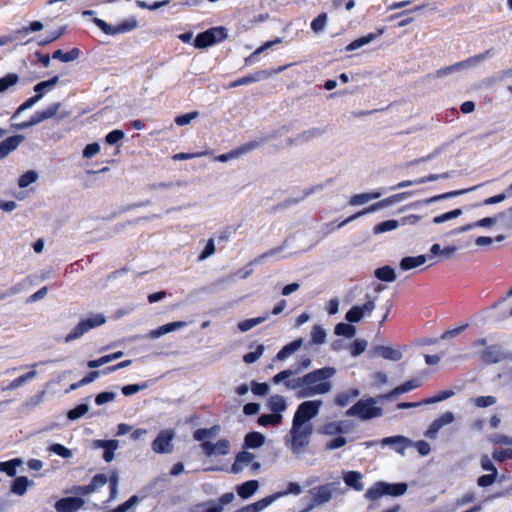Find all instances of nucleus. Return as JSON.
<instances>
[{"label": "nucleus", "mask_w": 512, "mask_h": 512, "mask_svg": "<svg viewBox=\"0 0 512 512\" xmlns=\"http://www.w3.org/2000/svg\"><path fill=\"white\" fill-rule=\"evenodd\" d=\"M335 374L336 369L327 366L285 381L284 386L288 390L296 391L298 399L324 395L332 390L333 385L330 379Z\"/></svg>", "instance_id": "1"}, {"label": "nucleus", "mask_w": 512, "mask_h": 512, "mask_svg": "<svg viewBox=\"0 0 512 512\" xmlns=\"http://www.w3.org/2000/svg\"><path fill=\"white\" fill-rule=\"evenodd\" d=\"M313 433L312 424L302 423L299 420H292V427L290 429V448L294 454L303 452L305 446L310 442Z\"/></svg>", "instance_id": "2"}, {"label": "nucleus", "mask_w": 512, "mask_h": 512, "mask_svg": "<svg viewBox=\"0 0 512 512\" xmlns=\"http://www.w3.org/2000/svg\"><path fill=\"white\" fill-rule=\"evenodd\" d=\"M406 483H387L384 481H378L365 493V498L371 501L380 499L384 495L390 496H401L407 491Z\"/></svg>", "instance_id": "3"}, {"label": "nucleus", "mask_w": 512, "mask_h": 512, "mask_svg": "<svg viewBox=\"0 0 512 512\" xmlns=\"http://www.w3.org/2000/svg\"><path fill=\"white\" fill-rule=\"evenodd\" d=\"M340 485V481H335L310 489L309 494L311 495V501L307 506V510L310 511L328 503L332 499L333 493L339 490Z\"/></svg>", "instance_id": "4"}, {"label": "nucleus", "mask_w": 512, "mask_h": 512, "mask_svg": "<svg viewBox=\"0 0 512 512\" xmlns=\"http://www.w3.org/2000/svg\"><path fill=\"white\" fill-rule=\"evenodd\" d=\"M374 398L361 399L346 411L347 416L358 417L362 420H369L382 415V409L376 407Z\"/></svg>", "instance_id": "5"}, {"label": "nucleus", "mask_w": 512, "mask_h": 512, "mask_svg": "<svg viewBox=\"0 0 512 512\" xmlns=\"http://www.w3.org/2000/svg\"><path fill=\"white\" fill-rule=\"evenodd\" d=\"M106 322L104 315L95 314L80 321L65 337V342L69 343L82 337L93 328L99 327Z\"/></svg>", "instance_id": "6"}, {"label": "nucleus", "mask_w": 512, "mask_h": 512, "mask_svg": "<svg viewBox=\"0 0 512 512\" xmlns=\"http://www.w3.org/2000/svg\"><path fill=\"white\" fill-rule=\"evenodd\" d=\"M93 23L106 35H117L124 34L135 30L138 27V21L135 17H129L122 21L120 24L116 26H111L106 23L104 20L94 17Z\"/></svg>", "instance_id": "7"}, {"label": "nucleus", "mask_w": 512, "mask_h": 512, "mask_svg": "<svg viewBox=\"0 0 512 512\" xmlns=\"http://www.w3.org/2000/svg\"><path fill=\"white\" fill-rule=\"evenodd\" d=\"M226 37L227 33L224 27H213L199 33L194 40V46L199 49L206 48L224 40Z\"/></svg>", "instance_id": "8"}, {"label": "nucleus", "mask_w": 512, "mask_h": 512, "mask_svg": "<svg viewBox=\"0 0 512 512\" xmlns=\"http://www.w3.org/2000/svg\"><path fill=\"white\" fill-rule=\"evenodd\" d=\"M490 54V50L485 51L484 53L475 55L473 57L468 58L467 60L457 62L453 65L441 68L436 71L437 78H444L450 74L459 72L463 69H468L470 67L476 66L481 61L485 60Z\"/></svg>", "instance_id": "9"}, {"label": "nucleus", "mask_w": 512, "mask_h": 512, "mask_svg": "<svg viewBox=\"0 0 512 512\" xmlns=\"http://www.w3.org/2000/svg\"><path fill=\"white\" fill-rule=\"evenodd\" d=\"M322 405V400L304 401L298 405L293 419L299 420L302 423L311 424V419L318 415Z\"/></svg>", "instance_id": "10"}, {"label": "nucleus", "mask_w": 512, "mask_h": 512, "mask_svg": "<svg viewBox=\"0 0 512 512\" xmlns=\"http://www.w3.org/2000/svg\"><path fill=\"white\" fill-rule=\"evenodd\" d=\"M479 186L480 185L473 186V187H470V188H467V189L450 191V192H446V193H443V194L432 196V197L424 199V200H418V201L412 202V203L402 207L400 209V211L403 212V211H406L408 209H416V208H418V207H420L421 205H424V204L427 205V204H431V203L438 202V201H441V200L454 198L456 196L466 194V193H468L470 191H474Z\"/></svg>", "instance_id": "11"}, {"label": "nucleus", "mask_w": 512, "mask_h": 512, "mask_svg": "<svg viewBox=\"0 0 512 512\" xmlns=\"http://www.w3.org/2000/svg\"><path fill=\"white\" fill-rule=\"evenodd\" d=\"M480 358L486 364H495L506 359H512V354L501 345H490L482 350Z\"/></svg>", "instance_id": "12"}, {"label": "nucleus", "mask_w": 512, "mask_h": 512, "mask_svg": "<svg viewBox=\"0 0 512 512\" xmlns=\"http://www.w3.org/2000/svg\"><path fill=\"white\" fill-rule=\"evenodd\" d=\"M312 360L309 357H303L301 360L293 365L291 368L283 370L278 374L274 375L272 381L274 384H280L281 382L291 380L295 378V375L300 374L305 369L311 366Z\"/></svg>", "instance_id": "13"}, {"label": "nucleus", "mask_w": 512, "mask_h": 512, "mask_svg": "<svg viewBox=\"0 0 512 512\" xmlns=\"http://www.w3.org/2000/svg\"><path fill=\"white\" fill-rule=\"evenodd\" d=\"M366 302L363 305H355L351 307L345 315V319L350 323L359 322L365 315L371 314L375 309V298L372 299L366 295Z\"/></svg>", "instance_id": "14"}, {"label": "nucleus", "mask_w": 512, "mask_h": 512, "mask_svg": "<svg viewBox=\"0 0 512 512\" xmlns=\"http://www.w3.org/2000/svg\"><path fill=\"white\" fill-rule=\"evenodd\" d=\"M285 66H281L273 71L268 70H260L253 74H249L247 76L241 77L229 84L230 88H235L238 86L248 85L251 83L259 82L261 80L268 79L273 73H280L285 70Z\"/></svg>", "instance_id": "15"}, {"label": "nucleus", "mask_w": 512, "mask_h": 512, "mask_svg": "<svg viewBox=\"0 0 512 512\" xmlns=\"http://www.w3.org/2000/svg\"><path fill=\"white\" fill-rule=\"evenodd\" d=\"M174 433L171 430H162L152 442V450L155 453H170L172 451V440Z\"/></svg>", "instance_id": "16"}, {"label": "nucleus", "mask_w": 512, "mask_h": 512, "mask_svg": "<svg viewBox=\"0 0 512 512\" xmlns=\"http://www.w3.org/2000/svg\"><path fill=\"white\" fill-rule=\"evenodd\" d=\"M391 205H394V202L392 201V197H388V198H385L377 203H374L372 204L371 206L367 207V208H364L363 210L351 215L350 217L346 218L345 220H343L341 223L338 224V228H342L344 227L345 225H347L348 223H350L351 221L361 217V216H364L366 214H369V213H373V212H376V211H379V210H382L384 208H387Z\"/></svg>", "instance_id": "17"}, {"label": "nucleus", "mask_w": 512, "mask_h": 512, "mask_svg": "<svg viewBox=\"0 0 512 512\" xmlns=\"http://www.w3.org/2000/svg\"><path fill=\"white\" fill-rule=\"evenodd\" d=\"M382 446H390L395 452L404 455L405 449L412 447L413 441L405 436L397 435L381 440Z\"/></svg>", "instance_id": "18"}, {"label": "nucleus", "mask_w": 512, "mask_h": 512, "mask_svg": "<svg viewBox=\"0 0 512 512\" xmlns=\"http://www.w3.org/2000/svg\"><path fill=\"white\" fill-rule=\"evenodd\" d=\"M324 132H325V130L323 128L313 127V128L307 129V130L299 133L298 135H296L293 138H289L288 144L291 146L302 145V144H305L307 142H310L314 139L321 137L324 134Z\"/></svg>", "instance_id": "19"}, {"label": "nucleus", "mask_w": 512, "mask_h": 512, "mask_svg": "<svg viewBox=\"0 0 512 512\" xmlns=\"http://www.w3.org/2000/svg\"><path fill=\"white\" fill-rule=\"evenodd\" d=\"M84 504L80 497H65L56 502L55 509L57 512H77Z\"/></svg>", "instance_id": "20"}, {"label": "nucleus", "mask_w": 512, "mask_h": 512, "mask_svg": "<svg viewBox=\"0 0 512 512\" xmlns=\"http://www.w3.org/2000/svg\"><path fill=\"white\" fill-rule=\"evenodd\" d=\"M38 364H32L30 366L28 365H24V366H20L19 369H24L26 367H30L32 370H30L29 372H27L26 374H23L17 378H15L14 380H12L6 387H3L2 390L3 391H11V390H15L21 386H23L24 384H26L27 382L33 380L36 376H37V371L35 370V367L37 366Z\"/></svg>", "instance_id": "21"}, {"label": "nucleus", "mask_w": 512, "mask_h": 512, "mask_svg": "<svg viewBox=\"0 0 512 512\" xmlns=\"http://www.w3.org/2000/svg\"><path fill=\"white\" fill-rule=\"evenodd\" d=\"M23 135H14L0 142V160L4 159L9 153L17 149L24 141Z\"/></svg>", "instance_id": "22"}, {"label": "nucleus", "mask_w": 512, "mask_h": 512, "mask_svg": "<svg viewBox=\"0 0 512 512\" xmlns=\"http://www.w3.org/2000/svg\"><path fill=\"white\" fill-rule=\"evenodd\" d=\"M421 384H422V381L419 378L410 379V380L406 381L405 383L397 386L392 391H390L389 393H387L381 397L385 398V399H392L400 394L409 392L413 389L420 387Z\"/></svg>", "instance_id": "23"}, {"label": "nucleus", "mask_w": 512, "mask_h": 512, "mask_svg": "<svg viewBox=\"0 0 512 512\" xmlns=\"http://www.w3.org/2000/svg\"><path fill=\"white\" fill-rule=\"evenodd\" d=\"M95 448H103V459L106 462H111L114 459V452L119 447L117 440H95L93 442Z\"/></svg>", "instance_id": "24"}, {"label": "nucleus", "mask_w": 512, "mask_h": 512, "mask_svg": "<svg viewBox=\"0 0 512 512\" xmlns=\"http://www.w3.org/2000/svg\"><path fill=\"white\" fill-rule=\"evenodd\" d=\"M186 326L187 322L185 321H175L167 323L165 325L158 327L157 329L151 330L148 334V337L151 339H157L165 334L184 328Z\"/></svg>", "instance_id": "25"}, {"label": "nucleus", "mask_w": 512, "mask_h": 512, "mask_svg": "<svg viewBox=\"0 0 512 512\" xmlns=\"http://www.w3.org/2000/svg\"><path fill=\"white\" fill-rule=\"evenodd\" d=\"M61 103H53L49 105L46 109L41 110V114L44 120L50 119L52 117H56L58 121H61L70 116V112L68 111H60Z\"/></svg>", "instance_id": "26"}, {"label": "nucleus", "mask_w": 512, "mask_h": 512, "mask_svg": "<svg viewBox=\"0 0 512 512\" xmlns=\"http://www.w3.org/2000/svg\"><path fill=\"white\" fill-rule=\"evenodd\" d=\"M374 354L394 362L401 360L403 356L402 352L399 349H395L389 346L375 347Z\"/></svg>", "instance_id": "27"}, {"label": "nucleus", "mask_w": 512, "mask_h": 512, "mask_svg": "<svg viewBox=\"0 0 512 512\" xmlns=\"http://www.w3.org/2000/svg\"><path fill=\"white\" fill-rule=\"evenodd\" d=\"M384 32L383 29H379L377 33H369L368 35L362 36L354 41H352L350 44H348L345 47V50L347 52L354 51L356 49H359L369 43H371L373 40H375L378 36L382 35Z\"/></svg>", "instance_id": "28"}, {"label": "nucleus", "mask_w": 512, "mask_h": 512, "mask_svg": "<svg viewBox=\"0 0 512 512\" xmlns=\"http://www.w3.org/2000/svg\"><path fill=\"white\" fill-rule=\"evenodd\" d=\"M255 456L247 451L237 454L235 462L231 466V471L235 474L241 472L243 468L254 460Z\"/></svg>", "instance_id": "29"}, {"label": "nucleus", "mask_w": 512, "mask_h": 512, "mask_svg": "<svg viewBox=\"0 0 512 512\" xmlns=\"http://www.w3.org/2000/svg\"><path fill=\"white\" fill-rule=\"evenodd\" d=\"M303 344V339L299 338L291 343L285 345L277 354L275 359L279 361H284L288 357H290L292 354H294L296 351H298Z\"/></svg>", "instance_id": "30"}, {"label": "nucleus", "mask_w": 512, "mask_h": 512, "mask_svg": "<svg viewBox=\"0 0 512 512\" xmlns=\"http://www.w3.org/2000/svg\"><path fill=\"white\" fill-rule=\"evenodd\" d=\"M259 488V482L257 480H249L246 481L236 487L237 494L242 499H248L252 495L255 494V492Z\"/></svg>", "instance_id": "31"}, {"label": "nucleus", "mask_w": 512, "mask_h": 512, "mask_svg": "<svg viewBox=\"0 0 512 512\" xmlns=\"http://www.w3.org/2000/svg\"><path fill=\"white\" fill-rule=\"evenodd\" d=\"M362 474L357 471H348L344 473L343 480L345 484L356 491H362L364 488L361 482Z\"/></svg>", "instance_id": "32"}, {"label": "nucleus", "mask_w": 512, "mask_h": 512, "mask_svg": "<svg viewBox=\"0 0 512 512\" xmlns=\"http://www.w3.org/2000/svg\"><path fill=\"white\" fill-rule=\"evenodd\" d=\"M428 257L425 255H419L416 257H404L400 261V268L403 271L411 270L423 265L427 261Z\"/></svg>", "instance_id": "33"}, {"label": "nucleus", "mask_w": 512, "mask_h": 512, "mask_svg": "<svg viewBox=\"0 0 512 512\" xmlns=\"http://www.w3.org/2000/svg\"><path fill=\"white\" fill-rule=\"evenodd\" d=\"M267 406L275 414H280L287 409L286 400L281 395H272L268 400Z\"/></svg>", "instance_id": "34"}, {"label": "nucleus", "mask_w": 512, "mask_h": 512, "mask_svg": "<svg viewBox=\"0 0 512 512\" xmlns=\"http://www.w3.org/2000/svg\"><path fill=\"white\" fill-rule=\"evenodd\" d=\"M268 140V137H262L260 140H252L249 142H246L239 147L235 149V152L237 153V157H241L244 154H247L258 147H260L262 144H264Z\"/></svg>", "instance_id": "35"}, {"label": "nucleus", "mask_w": 512, "mask_h": 512, "mask_svg": "<svg viewBox=\"0 0 512 512\" xmlns=\"http://www.w3.org/2000/svg\"><path fill=\"white\" fill-rule=\"evenodd\" d=\"M359 395L360 391L356 388L341 392L336 396L335 404L340 407H345L350 403L351 400L357 398Z\"/></svg>", "instance_id": "36"}, {"label": "nucleus", "mask_w": 512, "mask_h": 512, "mask_svg": "<svg viewBox=\"0 0 512 512\" xmlns=\"http://www.w3.org/2000/svg\"><path fill=\"white\" fill-rule=\"evenodd\" d=\"M79 55L80 50L78 48H73L68 52H63L62 50L58 49L53 52L52 58L67 63L76 60Z\"/></svg>", "instance_id": "37"}, {"label": "nucleus", "mask_w": 512, "mask_h": 512, "mask_svg": "<svg viewBox=\"0 0 512 512\" xmlns=\"http://www.w3.org/2000/svg\"><path fill=\"white\" fill-rule=\"evenodd\" d=\"M31 483L32 482L29 481L28 478L25 476L17 477L13 481V484L11 486V492L16 495L22 496L26 493L27 488Z\"/></svg>", "instance_id": "38"}, {"label": "nucleus", "mask_w": 512, "mask_h": 512, "mask_svg": "<svg viewBox=\"0 0 512 512\" xmlns=\"http://www.w3.org/2000/svg\"><path fill=\"white\" fill-rule=\"evenodd\" d=\"M374 275L377 279L385 282H393L396 279L394 269L388 265L377 268Z\"/></svg>", "instance_id": "39"}, {"label": "nucleus", "mask_w": 512, "mask_h": 512, "mask_svg": "<svg viewBox=\"0 0 512 512\" xmlns=\"http://www.w3.org/2000/svg\"><path fill=\"white\" fill-rule=\"evenodd\" d=\"M267 319H268V313H266L264 316L240 321L238 323V329L241 332H247V331L251 330L252 328H254L255 326L263 323Z\"/></svg>", "instance_id": "40"}, {"label": "nucleus", "mask_w": 512, "mask_h": 512, "mask_svg": "<svg viewBox=\"0 0 512 512\" xmlns=\"http://www.w3.org/2000/svg\"><path fill=\"white\" fill-rule=\"evenodd\" d=\"M265 437L259 432H250L245 436V445L248 448H258L264 444Z\"/></svg>", "instance_id": "41"}, {"label": "nucleus", "mask_w": 512, "mask_h": 512, "mask_svg": "<svg viewBox=\"0 0 512 512\" xmlns=\"http://www.w3.org/2000/svg\"><path fill=\"white\" fill-rule=\"evenodd\" d=\"M462 214H463L462 209L457 208V209L448 211L446 213L440 214L438 216H435L432 219V223L433 224H442L444 222L456 219V218L460 217Z\"/></svg>", "instance_id": "42"}, {"label": "nucleus", "mask_w": 512, "mask_h": 512, "mask_svg": "<svg viewBox=\"0 0 512 512\" xmlns=\"http://www.w3.org/2000/svg\"><path fill=\"white\" fill-rule=\"evenodd\" d=\"M22 464L20 458H14L10 461L0 462V471L5 472L8 476H15L16 469Z\"/></svg>", "instance_id": "43"}, {"label": "nucleus", "mask_w": 512, "mask_h": 512, "mask_svg": "<svg viewBox=\"0 0 512 512\" xmlns=\"http://www.w3.org/2000/svg\"><path fill=\"white\" fill-rule=\"evenodd\" d=\"M398 227L399 226H398L397 220H395V219L386 220V221L380 222L379 224L375 225L373 228V233L381 234L384 232L395 230Z\"/></svg>", "instance_id": "44"}, {"label": "nucleus", "mask_w": 512, "mask_h": 512, "mask_svg": "<svg viewBox=\"0 0 512 512\" xmlns=\"http://www.w3.org/2000/svg\"><path fill=\"white\" fill-rule=\"evenodd\" d=\"M334 332L336 335L352 338L356 333V328L350 323H338Z\"/></svg>", "instance_id": "45"}, {"label": "nucleus", "mask_w": 512, "mask_h": 512, "mask_svg": "<svg viewBox=\"0 0 512 512\" xmlns=\"http://www.w3.org/2000/svg\"><path fill=\"white\" fill-rule=\"evenodd\" d=\"M326 336V331L320 325H314L311 331V344H324Z\"/></svg>", "instance_id": "46"}, {"label": "nucleus", "mask_w": 512, "mask_h": 512, "mask_svg": "<svg viewBox=\"0 0 512 512\" xmlns=\"http://www.w3.org/2000/svg\"><path fill=\"white\" fill-rule=\"evenodd\" d=\"M19 82V76L15 73H9L0 78V93L7 91L10 87Z\"/></svg>", "instance_id": "47"}, {"label": "nucleus", "mask_w": 512, "mask_h": 512, "mask_svg": "<svg viewBox=\"0 0 512 512\" xmlns=\"http://www.w3.org/2000/svg\"><path fill=\"white\" fill-rule=\"evenodd\" d=\"M281 497V494H273L269 495L255 503H252L254 512H261L265 508H267L269 505H271L275 500Z\"/></svg>", "instance_id": "48"}, {"label": "nucleus", "mask_w": 512, "mask_h": 512, "mask_svg": "<svg viewBox=\"0 0 512 512\" xmlns=\"http://www.w3.org/2000/svg\"><path fill=\"white\" fill-rule=\"evenodd\" d=\"M148 387H149V382L145 381V382L138 383V384H130V385L123 386L121 391L124 396H131V395H134L142 390L147 389Z\"/></svg>", "instance_id": "49"}, {"label": "nucleus", "mask_w": 512, "mask_h": 512, "mask_svg": "<svg viewBox=\"0 0 512 512\" xmlns=\"http://www.w3.org/2000/svg\"><path fill=\"white\" fill-rule=\"evenodd\" d=\"M282 420L281 414H263L258 418V424L261 426H267V425H276L279 424Z\"/></svg>", "instance_id": "50"}, {"label": "nucleus", "mask_w": 512, "mask_h": 512, "mask_svg": "<svg viewBox=\"0 0 512 512\" xmlns=\"http://www.w3.org/2000/svg\"><path fill=\"white\" fill-rule=\"evenodd\" d=\"M37 179H38L37 172L34 170H29L20 176V178L18 180V185L20 188H26L30 184L36 182Z\"/></svg>", "instance_id": "51"}, {"label": "nucleus", "mask_w": 512, "mask_h": 512, "mask_svg": "<svg viewBox=\"0 0 512 512\" xmlns=\"http://www.w3.org/2000/svg\"><path fill=\"white\" fill-rule=\"evenodd\" d=\"M282 42V39L281 38H276L272 41H268L266 42L265 44H263L262 46H260L259 48H257L249 57H247L245 59V62L246 64H251L254 62V59L255 57L262 53L263 51L267 50L268 48H271L273 45L275 44H278V43H281Z\"/></svg>", "instance_id": "52"}, {"label": "nucleus", "mask_w": 512, "mask_h": 512, "mask_svg": "<svg viewBox=\"0 0 512 512\" xmlns=\"http://www.w3.org/2000/svg\"><path fill=\"white\" fill-rule=\"evenodd\" d=\"M88 411H89L88 404H79L75 408L68 411L67 418L69 420L74 421V420H77V419L83 417Z\"/></svg>", "instance_id": "53"}, {"label": "nucleus", "mask_w": 512, "mask_h": 512, "mask_svg": "<svg viewBox=\"0 0 512 512\" xmlns=\"http://www.w3.org/2000/svg\"><path fill=\"white\" fill-rule=\"evenodd\" d=\"M328 16L325 12L319 14L312 22L311 29L315 33H320L325 29Z\"/></svg>", "instance_id": "54"}, {"label": "nucleus", "mask_w": 512, "mask_h": 512, "mask_svg": "<svg viewBox=\"0 0 512 512\" xmlns=\"http://www.w3.org/2000/svg\"><path fill=\"white\" fill-rule=\"evenodd\" d=\"M472 401L477 408H486L494 405L497 402V399L496 397L489 395L476 397Z\"/></svg>", "instance_id": "55"}, {"label": "nucleus", "mask_w": 512, "mask_h": 512, "mask_svg": "<svg viewBox=\"0 0 512 512\" xmlns=\"http://www.w3.org/2000/svg\"><path fill=\"white\" fill-rule=\"evenodd\" d=\"M65 31V27H61L60 29L58 30H55V31H52V32H49L47 34V36L43 39H41L38 44L40 46H44V45H47L49 43H52L53 41L57 40L58 38H60L63 33Z\"/></svg>", "instance_id": "56"}, {"label": "nucleus", "mask_w": 512, "mask_h": 512, "mask_svg": "<svg viewBox=\"0 0 512 512\" xmlns=\"http://www.w3.org/2000/svg\"><path fill=\"white\" fill-rule=\"evenodd\" d=\"M48 450L52 453H55L59 456H61L62 458H70L72 456V451L68 448H66L65 446H63L62 444H52Z\"/></svg>", "instance_id": "57"}, {"label": "nucleus", "mask_w": 512, "mask_h": 512, "mask_svg": "<svg viewBox=\"0 0 512 512\" xmlns=\"http://www.w3.org/2000/svg\"><path fill=\"white\" fill-rule=\"evenodd\" d=\"M264 352V346L258 345L255 351L246 353L243 357L244 362L248 364H252L256 362L263 354Z\"/></svg>", "instance_id": "58"}, {"label": "nucleus", "mask_w": 512, "mask_h": 512, "mask_svg": "<svg viewBox=\"0 0 512 512\" xmlns=\"http://www.w3.org/2000/svg\"><path fill=\"white\" fill-rule=\"evenodd\" d=\"M198 116L199 112L193 111L187 114L177 116L174 121L178 126H185L191 123V121L196 119Z\"/></svg>", "instance_id": "59"}, {"label": "nucleus", "mask_w": 512, "mask_h": 512, "mask_svg": "<svg viewBox=\"0 0 512 512\" xmlns=\"http://www.w3.org/2000/svg\"><path fill=\"white\" fill-rule=\"evenodd\" d=\"M339 431L341 430L339 429L338 421L326 423L319 430L321 434L330 436L339 434Z\"/></svg>", "instance_id": "60"}, {"label": "nucleus", "mask_w": 512, "mask_h": 512, "mask_svg": "<svg viewBox=\"0 0 512 512\" xmlns=\"http://www.w3.org/2000/svg\"><path fill=\"white\" fill-rule=\"evenodd\" d=\"M453 395H454V391H452V390L441 391L436 396H433V397L423 400V403L432 404V403H436V402H441V401H444V400L450 398Z\"/></svg>", "instance_id": "61"}, {"label": "nucleus", "mask_w": 512, "mask_h": 512, "mask_svg": "<svg viewBox=\"0 0 512 512\" xmlns=\"http://www.w3.org/2000/svg\"><path fill=\"white\" fill-rule=\"evenodd\" d=\"M367 344V341L364 339H356L351 346V355L353 357H357L362 354L365 351Z\"/></svg>", "instance_id": "62"}, {"label": "nucleus", "mask_w": 512, "mask_h": 512, "mask_svg": "<svg viewBox=\"0 0 512 512\" xmlns=\"http://www.w3.org/2000/svg\"><path fill=\"white\" fill-rule=\"evenodd\" d=\"M230 444L228 440L221 439L214 443V455H226L229 453Z\"/></svg>", "instance_id": "63"}, {"label": "nucleus", "mask_w": 512, "mask_h": 512, "mask_svg": "<svg viewBox=\"0 0 512 512\" xmlns=\"http://www.w3.org/2000/svg\"><path fill=\"white\" fill-rule=\"evenodd\" d=\"M124 136H125V133L122 130L116 129V130L109 132L106 135L105 140L109 145H114L118 141L122 140L124 138Z\"/></svg>", "instance_id": "64"}]
</instances>
